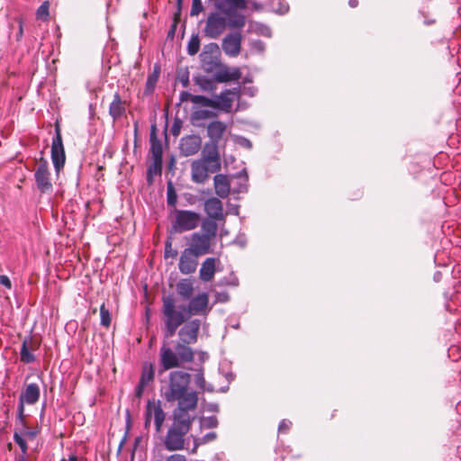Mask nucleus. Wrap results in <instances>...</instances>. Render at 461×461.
I'll list each match as a JSON object with an SVG mask.
<instances>
[{
	"label": "nucleus",
	"instance_id": "3c124183",
	"mask_svg": "<svg viewBox=\"0 0 461 461\" xmlns=\"http://www.w3.org/2000/svg\"><path fill=\"white\" fill-rule=\"evenodd\" d=\"M166 461H187L186 457L181 454H173L167 457Z\"/></svg>",
	"mask_w": 461,
	"mask_h": 461
},
{
	"label": "nucleus",
	"instance_id": "a878e982",
	"mask_svg": "<svg viewBox=\"0 0 461 461\" xmlns=\"http://www.w3.org/2000/svg\"><path fill=\"white\" fill-rule=\"evenodd\" d=\"M38 348L37 343L32 339V338H25L22 343L21 347V361L25 364H30L34 362L35 357L32 351L36 350Z\"/></svg>",
	"mask_w": 461,
	"mask_h": 461
},
{
	"label": "nucleus",
	"instance_id": "c85d7f7f",
	"mask_svg": "<svg viewBox=\"0 0 461 461\" xmlns=\"http://www.w3.org/2000/svg\"><path fill=\"white\" fill-rule=\"evenodd\" d=\"M149 141H150V153H151L152 158L162 159L163 149H162L161 141L157 137L156 125L151 126Z\"/></svg>",
	"mask_w": 461,
	"mask_h": 461
},
{
	"label": "nucleus",
	"instance_id": "20e7f679",
	"mask_svg": "<svg viewBox=\"0 0 461 461\" xmlns=\"http://www.w3.org/2000/svg\"><path fill=\"white\" fill-rule=\"evenodd\" d=\"M190 345L178 340L175 349H172L167 343H163L159 350V373L180 367L183 363H192L194 351Z\"/></svg>",
	"mask_w": 461,
	"mask_h": 461
},
{
	"label": "nucleus",
	"instance_id": "39448f33",
	"mask_svg": "<svg viewBox=\"0 0 461 461\" xmlns=\"http://www.w3.org/2000/svg\"><path fill=\"white\" fill-rule=\"evenodd\" d=\"M218 11L228 17V25L231 29H241L245 26L246 18L243 14L237 13L238 9H245V0H211Z\"/></svg>",
	"mask_w": 461,
	"mask_h": 461
},
{
	"label": "nucleus",
	"instance_id": "cd10ccee",
	"mask_svg": "<svg viewBox=\"0 0 461 461\" xmlns=\"http://www.w3.org/2000/svg\"><path fill=\"white\" fill-rule=\"evenodd\" d=\"M126 107V101L122 100L121 95L118 93H115L109 106V114L113 121H117L125 113Z\"/></svg>",
	"mask_w": 461,
	"mask_h": 461
},
{
	"label": "nucleus",
	"instance_id": "dca6fc26",
	"mask_svg": "<svg viewBox=\"0 0 461 461\" xmlns=\"http://www.w3.org/2000/svg\"><path fill=\"white\" fill-rule=\"evenodd\" d=\"M218 170H212L211 166L204 160L196 159L191 164V178L196 184H203L208 178L210 173H216Z\"/></svg>",
	"mask_w": 461,
	"mask_h": 461
},
{
	"label": "nucleus",
	"instance_id": "72a5a7b5",
	"mask_svg": "<svg viewBox=\"0 0 461 461\" xmlns=\"http://www.w3.org/2000/svg\"><path fill=\"white\" fill-rule=\"evenodd\" d=\"M100 324L108 329L112 322V316L110 311L106 308L104 303H102L100 306Z\"/></svg>",
	"mask_w": 461,
	"mask_h": 461
},
{
	"label": "nucleus",
	"instance_id": "052dcab7",
	"mask_svg": "<svg viewBox=\"0 0 461 461\" xmlns=\"http://www.w3.org/2000/svg\"><path fill=\"white\" fill-rule=\"evenodd\" d=\"M180 14H181V11H179L177 9V11L175 13V15H174V23L177 24L178 20L180 18Z\"/></svg>",
	"mask_w": 461,
	"mask_h": 461
},
{
	"label": "nucleus",
	"instance_id": "f257e3e1",
	"mask_svg": "<svg viewBox=\"0 0 461 461\" xmlns=\"http://www.w3.org/2000/svg\"><path fill=\"white\" fill-rule=\"evenodd\" d=\"M187 304L178 307L176 299L172 295L162 297L161 312L164 316L165 336L173 337L176 330L193 315L206 316L210 312L209 295L207 293H200L188 300Z\"/></svg>",
	"mask_w": 461,
	"mask_h": 461
},
{
	"label": "nucleus",
	"instance_id": "1a4fd4ad",
	"mask_svg": "<svg viewBox=\"0 0 461 461\" xmlns=\"http://www.w3.org/2000/svg\"><path fill=\"white\" fill-rule=\"evenodd\" d=\"M227 26H229L227 16L218 12L212 13L206 20L203 32L210 39H217Z\"/></svg>",
	"mask_w": 461,
	"mask_h": 461
},
{
	"label": "nucleus",
	"instance_id": "4d7b16f0",
	"mask_svg": "<svg viewBox=\"0 0 461 461\" xmlns=\"http://www.w3.org/2000/svg\"><path fill=\"white\" fill-rule=\"evenodd\" d=\"M217 424H218V420L215 417H210L207 420V427L208 428H214L217 426Z\"/></svg>",
	"mask_w": 461,
	"mask_h": 461
},
{
	"label": "nucleus",
	"instance_id": "f704fd0d",
	"mask_svg": "<svg viewBox=\"0 0 461 461\" xmlns=\"http://www.w3.org/2000/svg\"><path fill=\"white\" fill-rule=\"evenodd\" d=\"M192 103L200 104L204 107H212V108L218 105L216 100L210 99L203 95L192 96Z\"/></svg>",
	"mask_w": 461,
	"mask_h": 461
},
{
	"label": "nucleus",
	"instance_id": "e433bc0d",
	"mask_svg": "<svg viewBox=\"0 0 461 461\" xmlns=\"http://www.w3.org/2000/svg\"><path fill=\"white\" fill-rule=\"evenodd\" d=\"M217 435L215 432H210L204 435L202 438H194V448L192 449V453H196L197 447L201 444H205L211 442L216 438Z\"/></svg>",
	"mask_w": 461,
	"mask_h": 461
},
{
	"label": "nucleus",
	"instance_id": "bb28decb",
	"mask_svg": "<svg viewBox=\"0 0 461 461\" xmlns=\"http://www.w3.org/2000/svg\"><path fill=\"white\" fill-rule=\"evenodd\" d=\"M177 295L183 301H188L194 294V280L191 278H182L176 285Z\"/></svg>",
	"mask_w": 461,
	"mask_h": 461
},
{
	"label": "nucleus",
	"instance_id": "58836bf2",
	"mask_svg": "<svg viewBox=\"0 0 461 461\" xmlns=\"http://www.w3.org/2000/svg\"><path fill=\"white\" fill-rule=\"evenodd\" d=\"M50 4L48 1L43 2L36 12V18L38 20L48 21L50 17Z\"/></svg>",
	"mask_w": 461,
	"mask_h": 461
},
{
	"label": "nucleus",
	"instance_id": "4468645a",
	"mask_svg": "<svg viewBox=\"0 0 461 461\" xmlns=\"http://www.w3.org/2000/svg\"><path fill=\"white\" fill-rule=\"evenodd\" d=\"M212 240L201 232H194L190 238L189 247L186 249L201 257L211 252Z\"/></svg>",
	"mask_w": 461,
	"mask_h": 461
},
{
	"label": "nucleus",
	"instance_id": "ea45409f",
	"mask_svg": "<svg viewBox=\"0 0 461 461\" xmlns=\"http://www.w3.org/2000/svg\"><path fill=\"white\" fill-rule=\"evenodd\" d=\"M158 81V76L157 75H149L147 78L146 82V87L144 93L146 95H149L153 92L154 87L156 86V83Z\"/></svg>",
	"mask_w": 461,
	"mask_h": 461
},
{
	"label": "nucleus",
	"instance_id": "f03ea898",
	"mask_svg": "<svg viewBox=\"0 0 461 461\" xmlns=\"http://www.w3.org/2000/svg\"><path fill=\"white\" fill-rule=\"evenodd\" d=\"M191 375L182 370L172 371L167 384L162 389V396L167 402H176L173 411L194 413L198 405V393L190 391Z\"/></svg>",
	"mask_w": 461,
	"mask_h": 461
},
{
	"label": "nucleus",
	"instance_id": "2eb2a0df",
	"mask_svg": "<svg viewBox=\"0 0 461 461\" xmlns=\"http://www.w3.org/2000/svg\"><path fill=\"white\" fill-rule=\"evenodd\" d=\"M201 160L211 166L212 170L221 169V155L219 152V144L207 142L205 143Z\"/></svg>",
	"mask_w": 461,
	"mask_h": 461
},
{
	"label": "nucleus",
	"instance_id": "7c9ffc66",
	"mask_svg": "<svg viewBox=\"0 0 461 461\" xmlns=\"http://www.w3.org/2000/svg\"><path fill=\"white\" fill-rule=\"evenodd\" d=\"M218 220H212L211 218H206L203 221L201 225L202 234L209 237L212 240H214V238L217 235L218 231Z\"/></svg>",
	"mask_w": 461,
	"mask_h": 461
},
{
	"label": "nucleus",
	"instance_id": "c03bdc74",
	"mask_svg": "<svg viewBox=\"0 0 461 461\" xmlns=\"http://www.w3.org/2000/svg\"><path fill=\"white\" fill-rule=\"evenodd\" d=\"M205 383L206 382H205V378H204L203 373V371H200L195 375V384L202 391H204L205 390Z\"/></svg>",
	"mask_w": 461,
	"mask_h": 461
},
{
	"label": "nucleus",
	"instance_id": "7ed1b4c3",
	"mask_svg": "<svg viewBox=\"0 0 461 461\" xmlns=\"http://www.w3.org/2000/svg\"><path fill=\"white\" fill-rule=\"evenodd\" d=\"M193 412L172 411L171 424L162 439L163 447L170 452L180 451L185 448V438L195 420Z\"/></svg>",
	"mask_w": 461,
	"mask_h": 461
},
{
	"label": "nucleus",
	"instance_id": "338daca9",
	"mask_svg": "<svg viewBox=\"0 0 461 461\" xmlns=\"http://www.w3.org/2000/svg\"><path fill=\"white\" fill-rule=\"evenodd\" d=\"M176 3H177V9H178L179 11H181V8H182V3H183V2H176Z\"/></svg>",
	"mask_w": 461,
	"mask_h": 461
},
{
	"label": "nucleus",
	"instance_id": "a18cd8bd",
	"mask_svg": "<svg viewBox=\"0 0 461 461\" xmlns=\"http://www.w3.org/2000/svg\"><path fill=\"white\" fill-rule=\"evenodd\" d=\"M176 203V194L175 193L174 188L170 185L167 188V204L170 206H174Z\"/></svg>",
	"mask_w": 461,
	"mask_h": 461
},
{
	"label": "nucleus",
	"instance_id": "bf43d9fd",
	"mask_svg": "<svg viewBox=\"0 0 461 461\" xmlns=\"http://www.w3.org/2000/svg\"><path fill=\"white\" fill-rule=\"evenodd\" d=\"M20 448H21V452L22 453H21V455L19 456L27 457V452H28V445H27V443L23 445V446H21Z\"/></svg>",
	"mask_w": 461,
	"mask_h": 461
},
{
	"label": "nucleus",
	"instance_id": "0eeeda50",
	"mask_svg": "<svg viewBox=\"0 0 461 461\" xmlns=\"http://www.w3.org/2000/svg\"><path fill=\"white\" fill-rule=\"evenodd\" d=\"M152 419H154L156 431L159 433L166 420V412L162 409L159 400L153 399L148 401L145 410V429L150 426Z\"/></svg>",
	"mask_w": 461,
	"mask_h": 461
},
{
	"label": "nucleus",
	"instance_id": "473e14b6",
	"mask_svg": "<svg viewBox=\"0 0 461 461\" xmlns=\"http://www.w3.org/2000/svg\"><path fill=\"white\" fill-rule=\"evenodd\" d=\"M162 172V159L152 158V162L148 167V180L154 175H160Z\"/></svg>",
	"mask_w": 461,
	"mask_h": 461
},
{
	"label": "nucleus",
	"instance_id": "c756f323",
	"mask_svg": "<svg viewBox=\"0 0 461 461\" xmlns=\"http://www.w3.org/2000/svg\"><path fill=\"white\" fill-rule=\"evenodd\" d=\"M14 432L25 436L28 440H33L40 432L38 428H32L29 426L27 420L20 423H15Z\"/></svg>",
	"mask_w": 461,
	"mask_h": 461
},
{
	"label": "nucleus",
	"instance_id": "4c0bfd02",
	"mask_svg": "<svg viewBox=\"0 0 461 461\" xmlns=\"http://www.w3.org/2000/svg\"><path fill=\"white\" fill-rule=\"evenodd\" d=\"M200 50V38L198 34L191 37L187 44V53L191 56L195 55Z\"/></svg>",
	"mask_w": 461,
	"mask_h": 461
},
{
	"label": "nucleus",
	"instance_id": "0e129e2a",
	"mask_svg": "<svg viewBox=\"0 0 461 461\" xmlns=\"http://www.w3.org/2000/svg\"><path fill=\"white\" fill-rule=\"evenodd\" d=\"M176 27V24L173 23L172 28H171V30L169 32V34H171V33L174 34Z\"/></svg>",
	"mask_w": 461,
	"mask_h": 461
},
{
	"label": "nucleus",
	"instance_id": "5701e85b",
	"mask_svg": "<svg viewBox=\"0 0 461 461\" xmlns=\"http://www.w3.org/2000/svg\"><path fill=\"white\" fill-rule=\"evenodd\" d=\"M40 386L37 384H26L24 390L19 395V402L23 404L33 405L40 399Z\"/></svg>",
	"mask_w": 461,
	"mask_h": 461
},
{
	"label": "nucleus",
	"instance_id": "09e8293b",
	"mask_svg": "<svg viewBox=\"0 0 461 461\" xmlns=\"http://www.w3.org/2000/svg\"><path fill=\"white\" fill-rule=\"evenodd\" d=\"M17 23H18V32H17V34H16V41H21V39L23 38V18L19 17L16 19Z\"/></svg>",
	"mask_w": 461,
	"mask_h": 461
},
{
	"label": "nucleus",
	"instance_id": "603ef678",
	"mask_svg": "<svg viewBox=\"0 0 461 461\" xmlns=\"http://www.w3.org/2000/svg\"><path fill=\"white\" fill-rule=\"evenodd\" d=\"M180 128H181V122L179 120H176L173 126H172V134L174 136H177L180 133Z\"/></svg>",
	"mask_w": 461,
	"mask_h": 461
},
{
	"label": "nucleus",
	"instance_id": "774afa93",
	"mask_svg": "<svg viewBox=\"0 0 461 461\" xmlns=\"http://www.w3.org/2000/svg\"><path fill=\"white\" fill-rule=\"evenodd\" d=\"M7 448H8V450H12V448H13L12 443L7 444Z\"/></svg>",
	"mask_w": 461,
	"mask_h": 461
},
{
	"label": "nucleus",
	"instance_id": "6e6d98bb",
	"mask_svg": "<svg viewBox=\"0 0 461 461\" xmlns=\"http://www.w3.org/2000/svg\"><path fill=\"white\" fill-rule=\"evenodd\" d=\"M192 96H194V95H191L188 92H182L180 95V100L182 102H185L187 100H190L192 102Z\"/></svg>",
	"mask_w": 461,
	"mask_h": 461
},
{
	"label": "nucleus",
	"instance_id": "8fccbe9b",
	"mask_svg": "<svg viewBox=\"0 0 461 461\" xmlns=\"http://www.w3.org/2000/svg\"><path fill=\"white\" fill-rule=\"evenodd\" d=\"M26 439L27 438L25 436L20 435V433L17 432H14V440L19 447L26 444Z\"/></svg>",
	"mask_w": 461,
	"mask_h": 461
},
{
	"label": "nucleus",
	"instance_id": "f8f14e48",
	"mask_svg": "<svg viewBox=\"0 0 461 461\" xmlns=\"http://www.w3.org/2000/svg\"><path fill=\"white\" fill-rule=\"evenodd\" d=\"M34 178L37 188L41 194L50 193L52 191L50 172L49 170L47 160L41 159L35 170Z\"/></svg>",
	"mask_w": 461,
	"mask_h": 461
},
{
	"label": "nucleus",
	"instance_id": "69168bd1",
	"mask_svg": "<svg viewBox=\"0 0 461 461\" xmlns=\"http://www.w3.org/2000/svg\"><path fill=\"white\" fill-rule=\"evenodd\" d=\"M16 461H28V460H27V457L18 456V457L16 458Z\"/></svg>",
	"mask_w": 461,
	"mask_h": 461
},
{
	"label": "nucleus",
	"instance_id": "6ab92c4d",
	"mask_svg": "<svg viewBox=\"0 0 461 461\" xmlns=\"http://www.w3.org/2000/svg\"><path fill=\"white\" fill-rule=\"evenodd\" d=\"M214 80L218 83H227L230 81H238L241 77V71L239 68H230L221 63L219 69L215 71Z\"/></svg>",
	"mask_w": 461,
	"mask_h": 461
},
{
	"label": "nucleus",
	"instance_id": "79ce46f5",
	"mask_svg": "<svg viewBox=\"0 0 461 461\" xmlns=\"http://www.w3.org/2000/svg\"><path fill=\"white\" fill-rule=\"evenodd\" d=\"M203 10V6L201 0H193L192 8L190 11L191 16H197Z\"/></svg>",
	"mask_w": 461,
	"mask_h": 461
},
{
	"label": "nucleus",
	"instance_id": "a19ab883",
	"mask_svg": "<svg viewBox=\"0 0 461 461\" xmlns=\"http://www.w3.org/2000/svg\"><path fill=\"white\" fill-rule=\"evenodd\" d=\"M177 256V251L176 249H173L172 248V239L169 237L166 240L165 244V258H176Z\"/></svg>",
	"mask_w": 461,
	"mask_h": 461
},
{
	"label": "nucleus",
	"instance_id": "412c9836",
	"mask_svg": "<svg viewBox=\"0 0 461 461\" xmlns=\"http://www.w3.org/2000/svg\"><path fill=\"white\" fill-rule=\"evenodd\" d=\"M240 87H234L232 89H227L221 92L218 96L217 106H214L215 109H220L225 113H230L231 111L233 99L230 97V95L240 96Z\"/></svg>",
	"mask_w": 461,
	"mask_h": 461
},
{
	"label": "nucleus",
	"instance_id": "de8ad7c7",
	"mask_svg": "<svg viewBox=\"0 0 461 461\" xmlns=\"http://www.w3.org/2000/svg\"><path fill=\"white\" fill-rule=\"evenodd\" d=\"M292 427V422L289 420H283L279 423L278 431L279 433H286Z\"/></svg>",
	"mask_w": 461,
	"mask_h": 461
},
{
	"label": "nucleus",
	"instance_id": "13d9d810",
	"mask_svg": "<svg viewBox=\"0 0 461 461\" xmlns=\"http://www.w3.org/2000/svg\"><path fill=\"white\" fill-rule=\"evenodd\" d=\"M217 299L221 302H227L229 300V295L227 293L218 294Z\"/></svg>",
	"mask_w": 461,
	"mask_h": 461
},
{
	"label": "nucleus",
	"instance_id": "c9c22d12",
	"mask_svg": "<svg viewBox=\"0 0 461 461\" xmlns=\"http://www.w3.org/2000/svg\"><path fill=\"white\" fill-rule=\"evenodd\" d=\"M194 81L203 91H212L215 88L212 80L205 77H197Z\"/></svg>",
	"mask_w": 461,
	"mask_h": 461
},
{
	"label": "nucleus",
	"instance_id": "2f4dec72",
	"mask_svg": "<svg viewBox=\"0 0 461 461\" xmlns=\"http://www.w3.org/2000/svg\"><path fill=\"white\" fill-rule=\"evenodd\" d=\"M155 377V368L153 364L151 363H144L142 366V371L140 378V382L144 384H148L154 380Z\"/></svg>",
	"mask_w": 461,
	"mask_h": 461
},
{
	"label": "nucleus",
	"instance_id": "b1692460",
	"mask_svg": "<svg viewBox=\"0 0 461 461\" xmlns=\"http://www.w3.org/2000/svg\"><path fill=\"white\" fill-rule=\"evenodd\" d=\"M227 130V125L221 121H213L207 126V136L210 142L219 144Z\"/></svg>",
	"mask_w": 461,
	"mask_h": 461
},
{
	"label": "nucleus",
	"instance_id": "37998d69",
	"mask_svg": "<svg viewBox=\"0 0 461 461\" xmlns=\"http://www.w3.org/2000/svg\"><path fill=\"white\" fill-rule=\"evenodd\" d=\"M216 116H217V113H215L214 112H212V111H208V110H201V111H197L194 113V117L197 120L212 118V117H216Z\"/></svg>",
	"mask_w": 461,
	"mask_h": 461
},
{
	"label": "nucleus",
	"instance_id": "393cba45",
	"mask_svg": "<svg viewBox=\"0 0 461 461\" xmlns=\"http://www.w3.org/2000/svg\"><path fill=\"white\" fill-rule=\"evenodd\" d=\"M215 194L220 198H227L230 194V183L226 175L218 174L213 177Z\"/></svg>",
	"mask_w": 461,
	"mask_h": 461
},
{
	"label": "nucleus",
	"instance_id": "f3484780",
	"mask_svg": "<svg viewBox=\"0 0 461 461\" xmlns=\"http://www.w3.org/2000/svg\"><path fill=\"white\" fill-rule=\"evenodd\" d=\"M198 258L191 250L185 249L179 258L178 269L183 275H190L196 271L198 266Z\"/></svg>",
	"mask_w": 461,
	"mask_h": 461
},
{
	"label": "nucleus",
	"instance_id": "e2e57ef3",
	"mask_svg": "<svg viewBox=\"0 0 461 461\" xmlns=\"http://www.w3.org/2000/svg\"><path fill=\"white\" fill-rule=\"evenodd\" d=\"M138 131H139V122H134V135H135V137H137V135H138Z\"/></svg>",
	"mask_w": 461,
	"mask_h": 461
},
{
	"label": "nucleus",
	"instance_id": "6e6552de",
	"mask_svg": "<svg viewBox=\"0 0 461 461\" xmlns=\"http://www.w3.org/2000/svg\"><path fill=\"white\" fill-rule=\"evenodd\" d=\"M201 221V215L198 212L187 210H178L176 212V219L173 227L178 232L194 230Z\"/></svg>",
	"mask_w": 461,
	"mask_h": 461
},
{
	"label": "nucleus",
	"instance_id": "423d86ee",
	"mask_svg": "<svg viewBox=\"0 0 461 461\" xmlns=\"http://www.w3.org/2000/svg\"><path fill=\"white\" fill-rule=\"evenodd\" d=\"M201 67L203 70L209 74H214L221 67V53L217 43L211 42L203 47L200 54Z\"/></svg>",
	"mask_w": 461,
	"mask_h": 461
},
{
	"label": "nucleus",
	"instance_id": "a211bd4d",
	"mask_svg": "<svg viewBox=\"0 0 461 461\" xmlns=\"http://www.w3.org/2000/svg\"><path fill=\"white\" fill-rule=\"evenodd\" d=\"M202 146V139L198 135H188L181 139L179 150L181 155L189 157L196 154Z\"/></svg>",
	"mask_w": 461,
	"mask_h": 461
},
{
	"label": "nucleus",
	"instance_id": "864d4df0",
	"mask_svg": "<svg viewBox=\"0 0 461 461\" xmlns=\"http://www.w3.org/2000/svg\"><path fill=\"white\" fill-rule=\"evenodd\" d=\"M147 385L142 384L141 382L139 381V384L135 389V395L136 397L138 398H140L143 394V392H144V389Z\"/></svg>",
	"mask_w": 461,
	"mask_h": 461
},
{
	"label": "nucleus",
	"instance_id": "4be33fe9",
	"mask_svg": "<svg viewBox=\"0 0 461 461\" xmlns=\"http://www.w3.org/2000/svg\"><path fill=\"white\" fill-rule=\"evenodd\" d=\"M220 260L215 258H207L202 263L199 270V278L202 282L207 283L213 279L216 273V264Z\"/></svg>",
	"mask_w": 461,
	"mask_h": 461
},
{
	"label": "nucleus",
	"instance_id": "9d476101",
	"mask_svg": "<svg viewBox=\"0 0 461 461\" xmlns=\"http://www.w3.org/2000/svg\"><path fill=\"white\" fill-rule=\"evenodd\" d=\"M55 137L51 143V159L57 172L63 168L66 162V154L63 145L59 124H55Z\"/></svg>",
	"mask_w": 461,
	"mask_h": 461
},
{
	"label": "nucleus",
	"instance_id": "aec40b11",
	"mask_svg": "<svg viewBox=\"0 0 461 461\" xmlns=\"http://www.w3.org/2000/svg\"><path fill=\"white\" fill-rule=\"evenodd\" d=\"M204 212L212 220L223 221L225 219L223 204L217 197H211L204 202Z\"/></svg>",
	"mask_w": 461,
	"mask_h": 461
},
{
	"label": "nucleus",
	"instance_id": "49530a36",
	"mask_svg": "<svg viewBox=\"0 0 461 461\" xmlns=\"http://www.w3.org/2000/svg\"><path fill=\"white\" fill-rule=\"evenodd\" d=\"M24 404L23 402L18 403V413L15 423L26 421V415L24 414Z\"/></svg>",
	"mask_w": 461,
	"mask_h": 461
},
{
	"label": "nucleus",
	"instance_id": "9b49d317",
	"mask_svg": "<svg viewBox=\"0 0 461 461\" xmlns=\"http://www.w3.org/2000/svg\"><path fill=\"white\" fill-rule=\"evenodd\" d=\"M178 330V340L184 343L195 344L201 328V321L198 319L185 321Z\"/></svg>",
	"mask_w": 461,
	"mask_h": 461
},
{
	"label": "nucleus",
	"instance_id": "5fc2aeb1",
	"mask_svg": "<svg viewBox=\"0 0 461 461\" xmlns=\"http://www.w3.org/2000/svg\"><path fill=\"white\" fill-rule=\"evenodd\" d=\"M0 284L8 289L12 287V284L9 277L5 275L0 276Z\"/></svg>",
	"mask_w": 461,
	"mask_h": 461
},
{
	"label": "nucleus",
	"instance_id": "680f3d73",
	"mask_svg": "<svg viewBox=\"0 0 461 461\" xmlns=\"http://www.w3.org/2000/svg\"><path fill=\"white\" fill-rule=\"evenodd\" d=\"M348 5L350 7L355 8L358 5V0H349Z\"/></svg>",
	"mask_w": 461,
	"mask_h": 461
},
{
	"label": "nucleus",
	"instance_id": "ddd939ff",
	"mask_svg": "<svg viewBox=\"0 0 461 461\" xmlns=\"http://www.w3.org/2000/svg\"><path fill=\"white\" fill-rule=\"evenodd\" d=\"M242 43V34L240 32L228 33L222 39L221 49L225 55L230 58H236L240 54Z\"/></svg>",
	"mask_w": 461,
	"mask_h": 461
}]
</instances>
